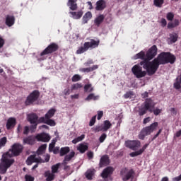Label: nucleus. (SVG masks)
Listing matches in <instances>:
<instances>
[{"label": "nucleus", "instance_id": "f257e3e1", "mask_svg": "<svg viewBox=\"0 0 181 181\" xmlns=\"http://www.w3.org/2000/svg\"><path fill=\"white\" fill-rule=\"evenodd\" d=\"M175 62H176V57H175V55L170 52H161L153 61H143L140 62V65L143 66L148 76H153V74L158 71L160 64H167V63L173 64Z\"/></svg>", "mask_w": 181, "mask_h": 181}, {"label": "nucleus", "instance_id": "f03ea898", "mask_svg": "<svg viewBox=\"0 0 181 181\" xmlns=\"http://www.w3.org/2000/svg\"><path fill=\"white\" fill-rule=\"evenodd\" d=\"M22 151H23V146L16 143L8 152L2 155L0 160V175L6 173L11 165L15 163V160L12 158L13 156H19L22 153Z\"/></svg>", "mask_w": 181, "mask_h": 181}, {"label": "nucleus", "instance_id": "7ed1b4c3", "mask_svg": "<svg viewBox=\"0 0 181 181\" xmlns=\"http://www.w3.org/2000/svg\"><path fill=\"white\" fill-rule=\"evenodd\" d=\"M158 54V48L156 45L152 46L146 52L144 51H141L138 54H136L133 58L134 60H137V59H141V60L148 61L152 60L155 56Z\"/></svg>", "mask_w": 181, "mask_h": 181}, {"label": "nucleus", "instance_id": "20e7f679", "mask_svg": "<svg viewBox=\"0 0 181 181\" xmlns=\"http://www.w3.org/2000/svg\"><path fill=\"white\" fill-rule=\"evenodd\" d=\"M158 125L159 124L157 122H155L150 126L143 128L139 134V139H141V141H144V139H145V136H148V135H151L154 131H156Z\"/></svg>", "mask_w": 181, "mask_h": 181}, {"label": "nucleus", "instance_id": "39448f33", "mask_svg": "<svg viewBox=\"0 0 181 181\" xmlns=\"http://www.w3.org/2000/svg\"><path fill=\"white\" fill-rule=\"evenodd\" d=\"M100 45V40H90V42H86L83 45V47H81L76 51L77 54H81V53H84V52H87L89 49H95V47H98Z\"/></svg>", "mask_w": 181, "mask_h": 181}, {"label": "nucleus", "instance_id": "423d86ee", "mask_svg": "<svg viewBox=\"0 0 181 181\" xmlns=\"http://www.w3.org/2000/svg\"><path fill=\"white\" fill-rule=\"evenodd\" d=\"M59 49V45L56 43H52L49 46H47L43 52H42L40 54V57L38 59V60L42 61V60H46L47 54H50V53H53L54 52H56Z\"/></svg>", "mask_w": 181, "mask_h": 181}, {"label": "nucleus", "instance_id": "0eeeda50", "mask_svg": "<svg viewBox=\"0 0 181 181\" xmlns=\"http://www.w3.org/2000/svg\"><path fill=\"white\" fill-rule=\"evenodd\" d=\"M155 107V103L151 99H147L144 102V105L142 107L139 111V115H144V114H146V111H150V112H152L153 111V107Z\"/></svg>", "mask_w": 181, "mask_h": 181}, {"label": "nucleus", "instance_id": "6e6552de", "mask_svg": "<svg viewBox=\"0 0 181 181\" xmlns=\"http://www.w3.org/2000/svg\"><path fill=\"white\" fill-rule=\"evenodd\" d=\"M27 118L28 121L33 124V125H31L30 127L32 132H33L35 129L37 128V124L42 123V122H40V118L38 119L37 115L36 114H30L28 115Z\"/></svg>", "mask_w": 181, "mask_h": 181}, {"label": "nucleus", "instance_id": "1a4fd4ad", "mask_svg": "<svg viewBox=\"0 0 181 181\" xmlns=\"http://www.w3.org/2000/svg\"><path fill=\"white\" fill-rule=\"evenodd\" d=\"M132 71L136 78H142L146 76V71H143L142 67L139 65H134L132 68Z\"/></svg>", "mask_w": 181, "mask_h": 181}, {"label": "nucleus", "instance_id": "9d476101", "mask_svg": "<svg viewBox=\"0 0 181 181\" xmlns=\"http://www.w3.org/2000/svg\"><path fill=\"white\" fill-rule=\"evenodd\" d=\"M120 175L123 181H128L129 179H132V177H134V170L123 168L121 170Z\"/></svg>", "mask_w": 181, "mask_h": 181}, {"label": "nucleus", "instance_id": "9b49d317", "mask_svg": "<svg viewBox=\"0 0 181 181\" xmlns=\"http://www.w3.org/2000/svg\"><path fill=\"white\" fill-rule=\"evenodd\" d=\"M125 146L132 151H136L139 148H141V141L139 140H128L125 142Z\"/></svg>", "mask_w": 181, "mask_h": 181}, {"label": "nucleus", "instance_id": "f8f14e48", "mask_svg": "<svg viewBox=\"0 0 181 181\" xmlns=\"http://www.w3.org/2000/svg\"><path fill=\"white\" fill-rule=\"evenodd\" d=\"M112 127V124H111L110 121L105 120L103 122V124L102 126H98L95 128V132H100L102 131L103 132H107L110 128Z\"/></svg>", "mask_w": 181, "mask_h": 181}, {"label": "nucleus", "instance_id": "ddd939ff", "mask_svg": "<svg viewBox=\"0 0 181 181\" xmlns=\"http://www.w3.org/2000/svg\"><path fill=\"white\" fill-rule=\"evenodd\" d=\"M39 98V91L34 90L30 95L25 100L26 105H30L33 104Z\"/></svg>", "mask_w": 181, "mask_h": 181}, {"label": "nucleus", "instance_id": "4468645a", "mask_svg": "<svg viewBox=\"0 0 181 181\" xmlns=\"http://www.w3.org/2000/svg\"><path fill=\"white\" fill-rule=\"evenodd\" d=\"M35 138L40 142H49L50 141V135L46 133L38 134Z\"/></svg>", "mask_w": 181, "mask_h": 181}, {"label": "nucleus", "instance_id": "2eb2a0df", "mask_svg": "<svg viewBox=\"0 0 181 181\" xmlns=\"http://www.w3.org/2000/svg\"><path fill=\"white\" fill-rule=\"evenodd\" d=\"M148 146H149V144H144L141 148H140L139 150L132 152L130 153V156L132 158H134V156H139V155H142V153H144V152H145V150L146 149V148H148Z\"/></svg>", "mask_w": 181, "mask_h": 181}, {"label": "nucleus", "instance_id": "dca6fc26", "mask_svg": "<svg viewBox=\"0 0 181 181\" xmlns=\"http://www.w3.org/2000/svg\"><path fill=\"white\" fill-rule=\"evenodd\" d=\"M107 8V2L105 0H98L96 2L95 9L96 11H104Z\"/></svg>", "mask_w": 181, "mask_h": 181}, {"label": "nucleus", "instance_id": "f3484780", "mask_svg": "<svg viewBox=\"0 0 181 181\" xmlns=\"http://www.w3.org/2000/svg\"><path fill=\"white\" fill-rule=\"evenodd\" d=\"M40 122L47 124L50 127H54V125H56V122H54V120L50 119V118H45V117H40Z\"/></svg>", "mask_w": 181, "mask_h": 181}, {"label": "nucleus", "instance_id": "a211bd4d", "mask_svg": "<svg viewBox=\"0 0 181 181\" xmlns=\"http://www.w3.org/2000/svg\"><path fill=\"white\" fill-rule=\"evenodd\" d=\"M39 162H42V161H40V159L36 158V156H34V155L30 156L26 160V163L28 165H32V163H39Z\"/></svg>", "mask_w": 181, "mask_h": 181}, {"label": "nucleus", "instance_id": "6ab92c4d", "mask_svg": "<svg viewBox=\"0 0 181 181\" xmlns=\"http://www.w3.org/2000/svg\"><path fill=\"white\" fill-rule=\"evenodd\" d=\"M107 165H110V158L108 156H103L100 160V167L104 168V166H107Z\"/></svg>", "mask_w": 181, "mask_h": 181}, {"label": "nucleus", "instance_id": "aec40b11", "mask_svg": "<svg viewBox=\"0 0 181 181\" xmlns=\"http://www.w3.org/2000/svg\"><path fill=\"white\" fill-rule=\"evenodd\" d=\"M93 18V14L91 12L88 11L86 13L84 14V16L82 18V25H86V23H88V21Z\"/></svg>", "mask_w": 181, "mask_h": 181}, {"label": "nucleus", "instance_id": "412c9836", "mask_svg": "<svg viewBox=\"0 0 181 181\" xmlns=\"http://www.w3.org/2000/svg\"><path fill=\"white\" fill-rule=\"evenodd\" d=\"M69 13L71 15V18L73 19H80L83 16V11H70Z\"/></svg>", "mask_w": 181, "mask_h": 181}, {"label": "nucleus", "instance_id": "4be33fe9", "mask_svg": "<svg viewBox=\"0 0 181 181\" xmlns=\"http://www.w3.org/2000/svg\"><path fill=\"white\" fill-rule=\"evenodd\" d=\"M111 173H112V168L107 167L103 171L101 176L103 177V179H107V177H108Z\"/></svg>", "mask_w": 181, "mask_h": 181}, {"label": "nucleus", "instance_id": "5701e85b", "mask_svg": "<svg viewBox=\"0 0 181 181\" xmlns=\"http://www.w3.org/2000/svg\"><path fill=\"white\" fill-rule=\"evenodd\" d=\"M177 34L172 33L170 34V37L168 39V42L169 45H172L173 43H176L177 42Z\"/></svg>", "mask_w": 181, "mask_h": 181}, {"label": "nucleus", "instance_id": "b1692460", "mask_svg": "<svg viewBox=\"0 0 181 181\" xmlns=\"http://www.w3.org/2000/svg\"><path fill=\"white\" fill-rule=\"evenodd\" d=\"M98 69V65H93L92 67L90 68H81L79 69V71L81 73H90V71H94V70H97Z\"/></svg>", "mask_w": 181, "mask_h": 181}, {"label": "nucleus", "instance_id": "393cba45", "mask_svg": "<svg viewBox=\"0 0 181 181\" xmlns=\"http://www.w3.org/2000/svg\"><path fill=\"white\" fill-rule=\"evenodd\" d=\"M67 6L71 11H76L77 9V0H69Z\"/></svg>", "mask_w": 181, "mask_h": 181}, {"label": "nucleus", "instance_id": "a878e982", "mask_svg": "<svg viewBox=\"0 0 181 181\" xmlns=\"http://www.w3.org/2000/svg\"><path fill=\"white\" fill-rule=\"evenodd\" d=\"M75 155H76V153L74 151H71L69 154L66 155L63 161V164L67 165V162H70V160H71V159L74 158Z\"/></svg>", "mask_w": 181, "mask_h": 181}, {"label": "nucleus", "instance_id": "bb28decb", "mask_svg": "<svg viewBox=\"0 0 181 181\" xmlns=\"http://www.w3.org/2000/svg\"><path fill=\"white\" fill-rule=\"evenodd\" d=\"M16 124V120L15 118H9L7 121L6 127L7 129H11V128H13Z\"/></svg>", "mask_w": 181, "mask_h": 181}, {"label": "nucleus", "instance_id": "cd10ccee", "mask_svg": "<svg viewBox=\"0 0 181 181\" xmlns=\"http://www.w3.org/2000/svg\"><path fill=\"white\" fill-rule=\"evenodd\" d=\"M87 149H88V146L86 143L80 144L77 146V150L79 151V152H81V153H84V152H86V151H87Z\"/></svg>", "mask_w": 181, "mask_h": 181}, {"label": "nucleus", "instance_id": "c85d7f7f", "mask_svg": "<svg viewBox=\"0 0 181 181\" xmlns=\"http://www.w3.org/2000/svg\"><path fill=\"white\" fill-rule=\"evenodd\" d=\"M15 23V17L12 16H7L6 19V24L7 26H12Z\"/></svg>", "mask_w": 181, "mask_h": 181}, {"label": "nucleus", "instance_id": "c756f323", "mask_svg": "<svg viewBox=\"0 0 181 181\" xmlns=\"http://www.w3.org/2000/svg\"><path fill=\"white\" fill-rule=\"evenodd\" d=\"M23 144H27V145H33L35 144V138L32 136L24 138Z\"/></svg>", "mask_w": 181, "mask_h": 181}, {"label": "nucleus", "instance_id": "7c9ffc66", "mask_svg": "<svg viewBox=\"0 0 181 181\" xmlns=\"http://www.w3.org/2000/svg\"><path fill=\"white\" fill-rule=\"evenodd\" d=\"M95 170L94 169L92 170H88L86 173V177L88 180H91L93 179V176H94Z\"/></svg>", "mask_w": 181, "mask_h": 181}, {"label": "nucleus", "instance_id": "2f4dec72", "mask_svg": "<svg viewBox=\"0 0 181 181\" xmlns=\"http://www.w3.org/2000/svg\"><path fill=\"white\" fill-rule=\"evenodd\" d=\"M83 88V84L79 83H74L71 85V91H76L77 90H80V88Z\"/></svg>", "mask_w": 181, "mask_h": 181}, {"label": "nucleus", "instance_id": "473e14b6", "mask_svg": "<svg viewBox=\"0 0 181 181\" xmlns=\"http://www.w3.org/2000/svg\"><path fill=\"white\" fill-rule=\"evenodd\" d=\"M70 152V147L66 146L62 147L60 149V156H64V155H67Z\"/></svg>", "mask_w": 181, "mask_h": 181}, {"label": "nucleus", "instance_id": "72a5a7b5", "mask_svg": "<svg viewBox=\"0 0 181 181\" xmlns=\"http://www.w3.org/2000/svg\"><path fill=\"white\" fill-rule=\"evenodd\" d=\"M179 20H175L173 23L170 22L168 23V29H173V28H176V26H179Z\"/></svg>", "mask_w": 181, "mask_h": 181}, {"label": "nucleus", "instance_id": "f704fd0d", "mask_svg": "<svg viewBox=\"0 0 181 181\" xmlns=\"http://www.w3.org/2000/svg\"><path fill=\"white\" fill-rule=\"evenodd\" d=\"M103 21L104 15L101 14L95 19V24L97 25V26H100V24L103 23Z\"/></svg>", "mask_w": 181, "mask_h": 181}, {"label": "nucleus", "instance_id": "c9c22d12", "mask_svg": "<svg viewBox=\"0 0 181 181\" xmlns=\"http://www.w3.org/2000/svg\"><path fill=\"white\" fill-rule=\"evenodd\" d=\"M45 176L47 177V181H52L54 179V173L50 171L45 172Z\"/></svg>", "mask_w": 181, "mask_h": 181}, {"label": "nucleus", "instance_id": "e433bc0d", "mask_svg": "<svg viewBox=\"0 0 181 181\" xmlns=\"http://www.w3.org/2000/svg\"><path fill=\"white\" fill-rule=\"evenodd\" d=\"M47 148V144H42L39 147V148L37 151V155H42L45 151H46V148Z\"/></svg>", "mask_w": 181, "mask_h": 181}, {"label": "nucleus", "instance_id": "4c0bfd02", "mask_svg": "<svg viewBox=\"0 0 181 181\" xmlns=\"http://www.w3.org/2000/svg\"><path fill=\"white\" fill-rule=\"evenodd\" d=\"M56 112V110L54 109H50L47 113L45 115V117L44 118H52L53 115H54V113Z\"/></svg>", "mask_w": 181, "mask_h": 181}, {"label": "nucleus", "instance_id": "58836bf2", "mask_svg": "<svg viewBox=\"0 0 181 181\" xmlns=\"http://www.w3.org/2000/svg\"><path fill=\"white\" fill-rule=\"evenodd\" d=\"M85 137H86V135L82 134L80 136L72 140V144H78V142H81V141H83V139H84Z\"/></svg>", "mask_w": 181, "mask_h": 181}, {"label": "nucleus", "instance_id": "ea45409f", "mask_svg": "<svg viewBox=\"0 0 181 181\" xmlns=\"http://www.w3.org/2000/svg\"><path fill=\"white\" fill-rule=\"evenodd\" d=\"M91 100H98V96L94 95V93H90L85 99L86 101H91Z\"/></svg>", "mask_w": 181, "mask_h": 181}, {"label": "nucleus", "instance_id": "a19ab883", "mask_svg": "<svg viewBox=\"0 0 181 181\" xmlns=\"http://www.w3.org/2000/svg\"><path fill=\"white\" fill-rule=\"evenodd\" d=\"M82 77L79 74H75L71 78V81L73 83H76V81H80L81 80Z\"/></svg>", "mask_w": 181, "mask_h": 181}, {"label": "nucleus", "instance_id": "79ce46f5", "mask_svg": "<svg viewBox=\"0 0 181 181\" xmlns=\"http://www.w3.org/2000/svg\"><path fill=\"white\" fill-rule=\"evenodd\" d=\"M59 168H60V163L55 164L52 166V173H57L59 172Z\"/></svg>", "mask_w": 181, "mask_h": 181}, {"label": "nucleus", "instance_id": "37998d69", "mask_svg": "<svg viewBox=\"0 0 181 181\" xmlns=\"http://www.w3.org/2000/svg\"><path fill=\"white\" fill-rule=\"evenodd\" d=\"M93 90H94V89L93 88V86H91V84L85 85V86H84L85 93H91V91H93Z\"/></svg>", "mask_w": 181, "mask_h": 181}, {"label": "nucleus", "instance_id": "c03bdc74", "mask_svg": "<svg viewBox=\"0 0 181 181\" xmlns=\"http://www.w3.org/2000/svg\"><path fill=\"white\" fill-rule=\"evenodd\" d=\"M6 137H2L1 139H0V149L1 148H3V146H5V145H6Z\"/></svg>", "mask_w": 181, "mask_h": 181}, {"label": "nucleus", "instance_id": "a18cd8bd", "mask_svg": "<svg viewBox=\"0 0 181 181\" xmlns=\"http://www.w3.org/2000/svg\"><path fill=\"white\" fill-rule=\"evenodd\" d=\"M45 160H42V158H39L40 162L39 163H45V162H49L50 160V156L49 154H47L44 156Z\"/></svg>", "mask_w": 181, "mask_h": 181}, {"label": "nucleus", "instance_id": "49530a36", "mask_svg": "<svg viewBox=\"0 0 181 181\" xmlns=\"http://www.w3.org/2000/svg\"><path fill=\"white\" fill-rule=\"evenodd\" d=\"M163 4V0H154V5L160 8Z\"/></svg>", "mask_w": 181, "mask_h": 181}, {"label": "nucleus", "instance_id": "de8ad7c7", "mask_svg": "<svg viewBox=\"0 0 181 181\" xmlns=\"http://www.w3.org/2000/svg\"><path fill=\"white\" fill-rule=\"evenodd\" d=\"M134 95V92L132 91H129V92H127L124 95V98H132Z\"/></svg>", "mask_w": 181, "mask_h": 181}, {"label": "nucleus", "instance_id": "09e8293b", "mask_svg": "<svg viewBox=\"0 0 181 181\" xmlns=\"http://www.w3.org/2000/svg\"><path fill=\"white\" fill-rule=\"evenodd\" d=\"M175 18V14L173 13H167V19L168 21H173V18Z\"/></svg>", "mask_w": 181, "mask_h": 181}, {"label": "nucleus", "instance_id": "8fccbe9b", "mask_svg": "<svg viewBox=\"0 0 181 181\" xmlns=\"http://www.w3.org/2000/svg\"><path fill=\"white\" fill-rule=\"evenodd\" d=\"M97 118V116H93L90 122H89V127H93V125H94V124H95V119Z\"/></svg>", "mask_w": 181, "mask_h": 181}, {"label": "nucleus", "instance_id": "3c124183", "mask_svg": "<svg viewBox=\"0 0 181 181\" xmlns=\"http://www.w3.org/2000/svg\"><path fill=\"white\" fill-rule=\"evenodd\" d=\"M106 138H107V134H106L105 133H103V134L100 136V137L99 138L100 142V143L104 142V141H105Z\"/></svg>", "mask_w": 181, "mask_h": 181}, {"label": "nucleus", "instance_id": "603ef678", "mask_svg": "<svg viewBox=\"0 0 181 181\" xmlns=\"http://www.w3.org/2000/svg\"><path fill=\"white\" fill-rule=\"evenodd\" d=\"M4 45H5V40L2 38V36L0 35V49L4 47Z\"/></svg>", "mask_w": 181, "mask_h": 181}, {"label": "nucleus", "instance_id": "864d4df0", "mask_svg": "<svg viewBox=\"0 0 181 181\" xmlns=\"http://www.w3.org/2000/svg\"><path fill=\"white\" fill-rule=\"evenodd\" d=\"M160 112H162V110H161V109H159V108H156V109L153 110V114H154V115H158V114H160Z\"/></svg>", "mask_w": 181, "mask_h": 181}, {"label": "nucleus", "instance_id": "5fc2aeb1", "mask_svg": "<svg viewBox=\"0 0 181 181\" xmlns=\"http://www.w3.org/2000/svg\"><path fill=\"white\" fill-rule=\"evenodd\" d=\"M35 180V178H33V177L30 176V175H25V181H33Z\"/></svg>", "mask_w": 181, "mask_h": 181}, {"label": "nucleus", "instance_id": "6e6d98bb", "mask_svg": "<svg viewBox=\"0 0 181 181\" xmlns=\"http://www.w3.org/2000/svg\"><path fill=\"white\" fill-rule=\"evenodd\" d=\"M87 156L88 159H93V158H94V153H93L92 151L88 152Z\"/></svg>", "mask_w": 181, "mask_h": 181}, {"label": "nucleus", "instance_id": "4d7b16f0", "mask_svg": "<svg viewBox=\"0 0 181 181\" xmlns=\"http://www.w3.org/2000/svg\"><path fill=\"white\" fill-rule=\"evenodd\" d=\"M103 115H104V112L98 111V119H101V118H103Z\"/></svg>", "mask_w": 181, "mask_h": 181}, {"label": "nucleus", "instance_id": "13d9d810", "mask_svg": "<svg viewBox=\"0 0 181 181\" xmlns=\"http://www.w3.org/2000/svg\"><path fill=\"white\" fill-rule=\"evenodd\" d=\"M63 94L64 95H70V89L69 88L64 89L63 91Z\"/></svg>", "mask_w": 181, "mask_h": 181}, {"label": "nucleus", "instance_id": "bf43d9fd", "mask_svg": "<svg viewBox=\"0 0 181 181\" xmlns=\"http://www.w3.org/2000/svg\"><path fill=\"white\" fill-rule=\"evenodd\" d=\"M160 132H162V129H160L158 130V132H157V134L153 137L152 141H154V139H156V138H157L158 136H159V135H160Z\"/></svg>", "mask_w": 181, "mask_h": 181}, {"label": "nucleus", "instance_id": "052dcab7", "mask_svg": "<svg viewBox=\"0 0 181 181\" xmlns=\"http://www.w3.org/2000/svg\"><path fill=\"white\" fill-rule=\"evenodd\" d=\"M23 134L24 135H28V134H29V127L25 126L24 127Z\"/></svg>", "mask_w": 181, "mask_h": 181}, {"label": "nucleus", "instance_id": "680f3d73", "mask_svg": "<svg viewBox=\"0 0 181 181\" xmlns=\"http://www.w3.org/2000/svg\"><path fill=\"white\" fill-rule=\"evenodd\" d=\"M161 25L166 26L168 25V23L166 22V19L162 18L160 21Z\"/></svg>", "mask_w": 181, "mask_h": 181}, {"label": "nucleus", "instance_id": "e2e57ef3", "mask_svg": "<svg viewBox=\"0 0 181 181\" xmlns=\"http://www.w3.org/2000/svg\"><path fill=\"white\" fill-rule=\"evenodd\" d=\"M79 95L78 94H74L71 95V100H77L78 99Z\"/></svg>", "mask_w": 181, "mask_h": 181}, {"label": "nucleus", "instance_id": "0e129e2a", "mask_svg": "<svg viewBox=\"0 0 181 181\" xmlns=\"http://www.w3.org/2000/svg\"><path fill=\"white\" fill-rule=\"evenodd\" d=\"M171 114H173V115H176L177 112H176V109H175V107H171L170 110Z\"/></svg>", "mask_w": 181, "mask_h": 181}, {"label": "nucleus", "instance_id": "69168bd1", "mask_svg": "<svg viewBox=\"0 0 181 181\" xmlns=\"http://www.w3.org/2000/svg\"><path fill=\"white\" fill-rule=\"evenodd\" d=\"M151 121V117H146L144 119L143 121V124H148V122H149Z\"/></svg>", "mask_w": 181, "mask_h": 181}, {"label": "nucleus", "instance_id": "338daca9", "mask_svg": "<svg viewBox=\"0 0 181 181\" xmlns=\"http://www.w3.org/2000/svg\"><path fill=\"white\" fill-rule=\"evenodd\" d=\"M53 148H54V144H53L52 143L49 144V152H52V151H53Z\"/></svg>", "mask_w": 181, "mask_h": 181}, {"label": "nucleus", "instance_id": "774afa93", "mask_svg": "<svg viewBox=\"0 0 181 181\" xmlns=\"http://www.w3.org/2000/svg\"><path fill=\"white\" fill-rule=\"evenodd\" d=\"M93 60H88L87 62L84 64V65L87 67L88 64H93Z\"/></svg>", "mask_w": 181, "mask_h": 181}]
</instances>
